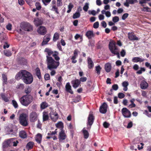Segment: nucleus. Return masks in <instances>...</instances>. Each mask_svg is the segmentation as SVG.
<instances>
[{
	"label": "nucleus",
	"mask_w": 151,
	"mask_h": 151,
	"mask_svg": "<svg viewBox=\"0 0 151 151\" xmlns=\"http://www.w3.org/2000/svg\"><path fill=\"white\" fill-rule=\"evenodd\" d=\"M15 78L17 80L21 79L26 84H31L33 80L32 74L25 70H22L18 73L16 75Z\"/></svg>",
	"instance_id": "nucleus-1"
},
{
	"label": "nucleus",
	"mask_w": 151,
	"mask_h": 151,
	"mask_svg": "<svg viewBox=\"0 0 151 151\" xmlns=\"http://www.w3.org/2000/svg\"><path fill=\"white\" fill-rule=\"evenodd\" d=\"M47 68L50 70L57 68L59 65V61H56L51 57L46 56Z\"/></svg>",
	"instance_id": "nucleus-2"
},
{
	"label": "nucleus",
	"mask_w": 151,
	"mask_h": 151,
	"mask_svg": "<svg viewBox=\"0 0 151 151\" xmlns=\"http://www.w3.org/2000/svg\"><path fill=\"white\" fill-rule=\"evenodd\" d=\"M33 100V97L31 95H24L19 99V101L21 104L25 106H28Z\"/></svg>",
	"instance_id": "nucleus-3"
},
{
	"label": "nucleus",
	"mask_w": 151,
	"mask_h": 151,
	"mask_svg": "<svg viewBox=\"0 0 151 151\" xmlns=\"http://www.w3.org/2000/svg\"><path fill=\"white\" fill-rule=\"evenodd\" d=\"M109 50L111 53L114 55H117V58L119 59L120 56L119 54V51L117 47L115 45V43L114 41L109 42Z\"/></svg>",
	"instance_id": "nucleus-4"
},
{
	"label": "nucleus",
	"mask_w": 151,
	"mask_h": 151,
	"mask_svg": "<svg viewBox=\"0 0 151 151\" xmlns=\"http://www.w3.org/2000/svg\"><path fill=\"white\" fill-rule=\"evenodd\" d=\"M28 116L24 113L20 114L19 117V124L24 127H26L28 125L27 120Z\"/></svg>",
	"instance_id": "nucleus-5"
},
{
	"label": "nucleus",
	"mask_w": 151,
	"mask_h": 151,
	"mask_svg": "<svg viewBox=\"0 0 151 151\" xmlns=\"http://www.w3.org/2000/svg\"><path fill=\"white\" fill-rule=\"evenodd\" d=\"M20 27L22 29L25 31H31L33 30L32 26L29 23L27 22L22 23L20 24Z\"/></svg>",
	"instance_id": "nucleus-6"
},
{
	"label": "nucleus",
	"mask_w": 151,
	"mask_h": 151,
	"mask_svg": "<svg viewBox=\"0 0 151 151\" xmlns=\"http://www.w3.org/2000/svg\"><path fill=\"white\" fill-rule=\"evenodd\" d=\"M67 136L65 134V131L63 130H61L59 133L58 135V139L60 142H64V140L67 138Z\"/></svg>",
	"instance_id": "nucleus-7"
},
{
	"label": "nucleus",
	"mask_w": 151,
	"mask_h": 151,
	"mask_svg": "<svg viewBox=\"0 0 151 151\" xmlns=\"http://www.w3.org/2000/svg\"><path fill=\"white\" fill-rule=\"evenodd\" d=\"M122 112L123 116L125 118H129L131 116L130 111L126 108L124 107L122 109Z\"/></svg>",
	"instance_id": "nucleus-8"
},
{
	"label": "nucleus",
	"mask_w": 151,
	"mask_h": 151,
	"mask_svg": "<svg viewBox=\"0 0 151 151\" xmlns=\"http://www.w3.org/2000/svg\"><path fill=\"white\" fill-rule=\"evenodd\" d=\"M38 119V114L35 111L32 112L29 115V120L31 122H34L36 121Z\"/></svg>",
	"instance_id": "nucleus-9"
},
{
	"label": "nucleus",
	"mask_w": 151,
	"mask_h": 151,
	"mask_svg": "<svg viewBox=\"0 0 151 151\" xmlns=\"http://www.w3.org/2000/svg\"><path fill=\"white\" fill-rule=\"evenodd\" d=\"M49 114L51 120L54 122H56L58 118V115L56 111H51Z\"/></svg>",
	"instance_id": "nucleus-10"
},
{
	"label": "nucleus",
	"mask_w": 151,
	"mask_h": 151,
	"mask_svg": "<svg viewBox=\"0 0 151 151\" xmlns=\"http://www.w3.org/2000/svg\"><path fill=\"white\" fill-rule=\"evenodd\" d=\"M37 32L40 35H44L47 33L46 28L43 26H40L37 29Z\"/></svg>",
	"instance_id": "nucleus-11"
},
{
	"label": "nucleus",
	"mask_w": 151,
	"mask_h": 151,
	"mask_svg": "<svg viewBox=\"0 0 151 151\" xmlns=\"http://www.w3.org/2000/svg\"><path fill=\"white\" fill-rule=\"evenodd\" d=\"M108 106L106 103H104L100 106L99 108V111L102 114H105L107 111Z\"/></svg>",
	"instance_id": "nucleus-12"
},
{
	"label": "nucleus",
	"mask_w": 151,
	"mask_h": 151,
	"mask_svg": "<svg viewBox=\"0 0 151 151\" xmlns=\"http://www.w3.org/2000/svg\"><path fill=\"white\" fill-rule=\"evenodd\" d=\"M128 39L131 41L138 40L139 38L136 37L133 32H129L128 34Z\"/></svg>",
	"instance_id": "nucleus-13"
},
{
	"label": "nucleus",
	"mask_w": 151,
	"mask_h": 151,
	"mask_svg": "<svg viewBox=\"0 0 151 151\" xmlns=\"http://www.w3.org/2000/svg\"><path fill=\"white\" fill-rule=\"evenodd\" d=\"M94 119V117L93 114H90L88 118L87 124L91 126L93 123Z\"/></svg>",
	"instance_id": "nucleus-14"
},
{
	"label": "nucleus",
	"mask_w": 151,
	"mask_h": 151,
	"mask_svg": "<svg viewBox=\"0 0 151 151\" xmlns=\"http://www.w3.org/2000/svg\"><path fill=\"white\" fill-rule=\"evenodd\" d=\"M65 91L68 93H70L71 94H73V92L71 89V86L70 85L69 82L66 83L65 86Z\"/></svg>",
	"instance_id": "nucleus-15"
},
{
	"label": "nucleus",
	"mask_w": 151,
	"mask_h": 151,
	"mask_svg": "<svg viewBox=\"0 0 151 151\" xmlns=\"http://www.w3.org/2000/svg\"><path fill=\"white\" fill-rule=\"evenodd\" d=\"M73 87L75 88H76L81 83L80 81L78 79L73 80L71 82Z\"/></svg>",
	"instance_id": "nucleus-16"
},
{
	"label": "nucleus",
	"mask_w": 151,
	"mask_h": 151,
	"mask_svg": "<svg viewBox=\"0 0 151 151\" xmlns=\"http://www.w3.org/2000/svg\"><path fill=\"white\" fill-rule=\"evenodd\" d=\"M50 35H46L44 37L42 42V45H46L47 44V42L50 41Z\"/></svg>",
	"instance_id": "nucleus-17"
},
{
	"label": "nucleus",
	"mask_w": 151,
	"mask_h": 151,
	"mask_svg": "<svg viewBox=\"0 0 151 151\" xmlns=\"http://www.w3.org/2000/svg\"><path fill=\"white\" fill-rule=\"evenodd\" d=\"M88 66L89 69H92L94 66V63L91 58L88 57L87 58Z\"/></svg>",
	"instance_id": "nucleus-18"
},
{
	"label": "nucleus",
	"mask_w": 151,
	"mask_h": 151,
	"mask_svg": "<svg viewBox=\"0 0 151 151\" xmlns=\"http://www.w3.org/2000/svg\"><path fill=\"white\" fill-rule=\"evenodd\" d=\"M86 35L89 39H91L92 37H94L95 36V34L93 33V31L91 30L87 31Z\"/></svg>",
	"instance_id": "nucleus-19"
},
{
	"label": "nucleus",
	"mask_w": 151,
	"mask_h": 151,
	"mask_svg": "<svg viewBox=\"0 0 151 151\" xmlns=\"http://www.w3.org/2000/svg\"><path fill=\"white\" fill-rule=\"evenodd\" d=\"M111 66L110 63H108L105 64V69L107 72L109 73L110 72L111 70Z\"/></svg>",
	"instance_id": "nucleus-20"
},
{
	"label": "nucleus",
	"mask_w": 151,
	"mask_h": 151,
	"mask_svg": "<svg viewBox=\"0 0 151 151\" xmlns=\"http://www.w3.org/2000/svg\"><path fill=\"white\" fill-rule=\"evenodd\" d=\"M148 86V84L145 81H141L140 83V87L141 89H145L147 88Z\"/></svg>",
	"instance_id": "nucleus-21"
},
{
	"label": "nucleus",
	"mask_w": 151,
	"mask_h": 151,
	"mask_svg": "<svg viewBox=\"0 0 151 151\" xmlns=\"http://www.w3.org/2000/svg\"><path fill=\"white\" fill-rule=\"evenodd\" d=\"M0 96L2 99L5 102H8L9 101V98L5 93H1L0 94Z\"/></svg>",
	"instance_id": "nucleus-22"
},
{
	"label": "nucleus",
	"mask_w": 151,
	"mask_h": 151,
	"mask_svg": "<svg viewBox=\"0 0 151 151\" xmlns=\"http://www.w3.org/2000/svg\"><path fill=\"white\" fill-rule=\"evenodd\" d=\"M35 24L37 26H38L40 25H41L43 23V20L39 18H37L35 19L34 20Z\"/></svg>",
	"instance_id": "nucleus-23"
},
{
	"label": "nucleus",
	"mask_w": 151,
	"mask_h": 151,
	"mask_svg": "<svg viewBox=\"0 0 151 151\" xmlns=\"http://www.w3.org/2000/svg\"><path fill=\"white\" fill-rule=\"evenodd\" d=\"M19 136L22 138L25 139L27 137V134L25 131L22 130L20 132Z\"/></svg>",
	"instance_id": "nucleus-24"
},
{
	"label": "nucleus",
	"mask_w": 151,
	"mask_h": 151,
	"mask_svg": "<svg viewBox=\"0 0 151 151\" xmlns=\"http://www.w3.org/2000/svg\"><path fill=\"white\" fill-rule=\"evenodd\" d=\"M42 139V135L40 134H38L37 135L35 138V140L39 144H40Z\"/></svg>",
	"instance_id": "nucleus-25"
},
{
	"label": "nucleus",
	"mask_w": 151,
	"mask_h": 151,
	"mask_svg": "<svg viewBox=\"0 0 151 151\" xmlns=\"http://www.w3.org/2000/svg\"><path fill=\"white\" fill-rule=\"evenodd\" d=\"M129 85V83L127 81H124L122 83V86L124 87L123 89L124 91H126L127 90V86Z\"/></svg>",
	"instance_id": "nucleus-26"
},
{
	"label": "nucleus",
	"mask_w": 151,
	"mask_h": 151,
	"mask_svg": "<svg viewBox=\"0 0 151 151\" xmlns=\"http://www.w3.org/2000/svg\"><path fill=\"white\" fill-rule=\"evenodd\" d=\"M2 78L3 81V85L6 84V85L7 83V76L5 74H3L2 75Z\"/></svg>",
	"instance_id": "nucleus-27"
},
{
	"label": "nucleus",
	"mask_w": 151,
	"mask_h": 151,
	"mask_svg": "<svg viewBox=\"0 0 151 151\" xmlns=\"http://www.w3.org/2000/svg\"><path fill=\"white\" fill-rule=\"evenodd\" d=\"M34 145V143L33 142H29L27 145L26 148L30 150L32 149Z\"/></svg>",
	"instance_id": "nucleus-28"
},
{
	"label": "nucleus",
	"mask_w": 151,
	"mask_h": 151,
	"mask_svg": "<svg viewBox=\"0 0 151 151\" xmlns=\"http://www.w3.org/2000/svg\"><path fill=\"white\" fill-rule=\"evenodd\" d=\"M19 62L20 64L22 65H25L27 63V60L23 58H22L19 59Z\"/></svg>",
	"instance_id": "nucleus-29"
},
{
	"label": "nucleus",
	"mask_w": 151,
	"mask_h": 151,
	"mask_svg": "<svg viewBox=\"0 0 151 151\" xmlns=\"http://www.w3.org/2000/svg\"><path fill=\"white\" fill-rule=\"evenodd\" d=\"M82 132L83 134L84 138L86 139H87L89 136V134L88 131L83 129L82 130Z\"/></svg>",
	"instance_id": "nucleus-30"
},
{
	"label": "nucleus",
	"mask_w": 151,
	"mask_h": 151,
	"mask_svg": "<svg viewBox=\"0 0 151 151\" xmlns=\"http://www.w3.org/2000/svg\"><path fill=\"white\" fill-rule=\"evenodd\" d=\"M49 118V117L47 112H44L43 114V121H46Z\"/></svg>",
	"instance_id": "nucleus-31"
},
{
	"label": "nucleus",
	"mask_w": 151,
	"mask_h": 151,
	"mask_svg": "<svg viewBox=\"0 0 151 151\" xmlns=\"http://www.w3.org/2000/svg\"><path fill=\"white\" fill-rule=\"evenodd\" d=\"M35 70L36 76L39 79H40L41 78V76L40 69L39 68L37 67L36 68Z\"/></svg>",
	"instance_id": "nucleus-32"
},
{
	"label": "nucleus",
	"mask_w": 151,
	"mask_h": 151,
	"mask_svg": "<svg viewBox=\"0 0 151 151\" xmlns=\"http://www.w3.org/2000/svg\"><path fill=\"white\" fill-rule=\"evenodd\" d=\"M56 127L60 129L61 130H63V124L62 122H60L55 124Z\"/></svg>",
	"instance_id": "nucleus-33"
},
{
	"label": "nucleus",
	"mask_w": 151,
	"mask_h": 151,
	"mask_svg": "<svg viewBox=\"0 0 151 151\" xmlns=\"http://www.w3.org/2000/svg\"><path fill=\"white\" fill-rule=\"evenodd\" d=\"M48 106V104L45 101L42 102L40 104L41 108L42 109H44Z\"/></svg>",
	"instance_id": "nucleus-34"
},
{
	"label": "nucleus",
	"mask_w": 151,
	"mask_h": 151,
	"mask_svg": "<svg viewBox=\"0 0 151 151\" xmlns=\"http://www.w3.org/2000/svg\"><path fill=\"white\" fill-rule=\"evenodd\" d=\"M59 34L57 33H55L53 36V40L54 42L56 41L57 40L59 39Z\"/></svg>",
	"instance_id": "nucleus-35"
},
{
	"label": "nucleus",
	"mask_w": 151,
	"mask_h": 151,
	"mask_svg": "<svg viewBox=\"0 0 151 151\" xmlns=\"http://www.w3.org/2000/svg\"><path fill=\"white\" fill-rule=\"evenodd\" d=\"M101 68L99 65H98L95 67V70L96 73L98 75H99L100 74V72L101 70Z\"/></svg>",
	"instance_id": "nucleus-36"
},
{
	"label": "nucleus",
	"mask_w": 151,
	"mask_h": 151,
	"mask_svg": "<svg viewBox=\"0 0 151 151\" xmlns=\"http://www.w3.org/2000/svg\"><path fill=\"white\" fill-rule=\"evenodd\" d=\"M45 51L47 53L48 56H50L54 53V52L50 49L48 48H46L45 49Z\"/></svg>",
	"instance_id": "nucleus-37"
},
{
	"label": "nucleus",
	"mask_w": 151,
	"mask_h": 151,
	"mask_svg": "<svg viewBox=\"0 0 151 151\" xmlns=\"http://www.w3.org/2000/svg\"><path fill=\"white\" fill-rule=\"evenodd\" d=\"M10 140L9 139L7 141H5L3 144V147L4 148L7 147H9V145Z\"/></svg>",
	"instance_id": "nucleus-38"
},
{
	"label": "nucleus",
	"mask_w": 151,
	"mask_h": 151,
	"mask_svg": "<svg viewBox=\"0 0 151 151\" xmlns=\"http://www.w3.org/2000/svg\"><path fill=\"white\" fill-rule=\"evenodd\" d=\"M4 53L6 56L9 57L11 56L12 53L10 51L5 50L4 51Z\"/></svg>",
	"instance_id": "nucleus-39"
},
{
	"label": "nucleus",
	"mask_w": 151,
	"mask_h": 151,
	"mask_svg": "<svg viewBox=\"0 0 151 151\" xmlns=\"http://www.w3.org/2000/svg\"><path fill=\"white\" fill-rule=\"evenodd\" d=\"M73 6V4L71 3H70L69 5L68 6V10L67 11V13H69L71 11Z\"/></svg>",
	"instance_id": "nucleus-40"
},
{
	"label": "nucleus",
	"mask_w": 151,
	"mask_h": 151,
	"mask_svg": "<svg viewBox=\"0 0 151 151\" xmlns=\"http://www.w3.org/2000/svg\"><path fill=\"white\" fill-rule=\"evenodd\" d=\"M80 12H77L73 14V18L74 19H77L80 17Z\"/></svg>",
	"instance_id": "nucleus-41"
},
{
	"label": "nucleus",
	"mask_w": 151,
	"mask_h": 151,
	"mask_svg": "<svg viewBox=\"0 0 151 151\" xmlns=\"http://www.w3.org/2000/svg\"><path fill=\"white\" fill-rule=\"evenodd\" d=\"M35 5L36 9L38 10H40L42 8L40 3L38 2H37L36 3Z\"/></svg>",
	"instance_id": "nucleus-42"
},
{
	"label": "nucleus",
	"mask_w": 151,
	"mask_h": 151,
	"mask_svg": "<svg viewBox=\"0 0 151 151\" xmlns=\"http://www.w3.org/2000/svg\"><path fill=\"white\" fill-rule=\"evenodd\" d=\"M31 88L28 87L25 89L24 92L27 95H29V94L31 92Z\"/></svg>",
	"instance_id": "nucleus-43"
},
{
	"label": "nucleus",
	"mask_w": 151,
	"mask_h": 151,
	"mask_svg": "<svg viewBox=\"0 0 151 151\" xmlns=\"http://www.w3.org/2000/svg\"><path fill=\"white\" fill-rule=\"evenodd\" d=\"M81 96L80 95H78L75 99H74L73 101L75 103H77L79 102L81 100Z\"/></svg>",
	"instance_id": "nucleus-44"
},
{
	"label": "nucleus",
	"mask_w": 151,
	"mask_h": 151,
	"mask_svg": "<svg viewBox=\"0 0 151 151\" xmlns=\"http://www.w3.org/2000/svg\"><path fill=\"white\" fill-rule=\"evenodd\" d=\"M145 69L144 68L141 67L140 70L137 71L136 72L137 74H140L142 73V72H145Z\"/></svg>",
	"instance_id": "nucleus-45"
},
{
	"label": "nucleus",
	"mask_w": 151,
	"mask_h": 151,
	"mask_svg": "<svg viewBox=\"0 0 151 151\" xmlns=\"http://www.w3.org/2000/svg\"><path fill=\"white\" fill-rule=\"evenodd\" d=\"M89 4L88 3H86L85 5L83 7V10L85 12L87 11L88 9L89 8V6H88Z\"/></svg>",
	"instance_id": "nucleus-46"
},
{
	"label": "nucleus",
	"mask_w": 151,
	"mask_h": 151,
	"mask_svg": "<svg viewBox=\"0 0 151 151\" xmlns=\"http://www.w3.org/2000/svg\"><path fill=\"white\" fill-rule=\"evenodd\" d=\"M119 18L118 16H115L113 17L112 21L114 23H116L119 21Z\"/></svg>",
	"instance_id": "nucleus-47"
},
{
	"label": "nucleus",
	"mask_w": 151,
	"mask_h": 151,
	"mask_svg": "<svg viewBox=\"0 0 151 151\" xmlns=\"http://www.w3.org/2000/svg\"><path fill=\"white\" fill-rule=\"evenodd\" d=\"M150 0H141L139 1V4H141V6H143L142 4H145L147 3V1H150Z\"/></svg>",
	"instance_id": "nucleus-48"
},
{
	"label": "nucleus",
	"mask_w": 151,
	"mask_h": 151,
	"mask_svg": "<svg viewBox=\"0 0 151 151\" xmlns=\"http://www.w3.org/2000/svg\"><path fill=\"white\" fill-rule=\"evenodd\" d=\"M13 105L15 108H17L18 107V104L16 101L14 100H13L12 101Z\"/></svg>",
	"instance_id": "nucleus-49"
},
{
	"label": "nucleus",
	"mask_w": 151,
	"mask_h": 151,
	"mask_svg": "<svg viewBox=\"0 0 151 151\" xmlns=\"http://www.w3.org/2000/svg\"><path fill=\"white\" fill-rule=\"evenodd\" d=\"M118 96L119 98L120 99L124 98L125 96V95L122 93H119Z\"/></svg>",
	"instance_id": "nucleus-50"
},
{
	"label": "nucleus",
	"mask_w": 151,
	"mask_h": 151,
	"mask_svg": "<svg viewBox=\"0 0 151 151\" xmlns=\"http://www.w3.org/2000/svg\"><path fill=\"white\" fill-rule=\"evenodd\" d=\"M52 10L55 11L57 14H59V12L58 11V8L56 7V6L54 5L52 6Z\"/></svg>",
	"instance_id": "nucleus-51"
},
{
	"label": "nucleus",
	"mask_w": 151,
	"mask_h": 151,
	"mask_svg": "<svg viewBox=\"0 0 151 151\" xmlns=\"http://www.w3.org/2000/svg\"><path fill=\"white\" fill-rule=\"evenodd\" d=\"M51 0H42L43 4L45 6L49 4Z\"/></svg>",
	"instance_id": "nucleus-52"
},
{
	"label": "nucleus",
	"mask_w": 151,
	"mask_h": 151,
	"mask_svg": "<svg viewBox=\"0 0 151 151\" xmlns=\"http://www.w3.org/2000/svg\"><path fill=\"white\" fill-rule=\"evenodd\" d=\"M129 14L127 13H126L124 14L122 16V19L123 20H125L128 17Z\"/></svg>",
	"instance_id": "nucleus-53"
},
{
	"label": "nucleus",
	"mask_w": 151,
	"mask_h": 151,
	"mask_svg": "<svg viewBox=\"0 0 151 151\" xmlns=\"http://www.w3.org/2000/svg\"><path fill=\"white\" fill-rule=\"evenodd\" d=\"M103 125L104 127L106 128L109 127L110 124L107 122H105L103 123Z\"/></svg>",
	"instance_id": "nucleus-54"
},
{
	"label": "nucleus",
	"mask_w": 151,
	"mask_h": 151,
	"mask_svg": "<svg viewBox=\"0 0 151 151\" xmlns=\"http://www.w3.org/2000/svg\"><path fill=\"white\" fill-rule=\"evenodd\" d=\"M45 79L46 80H49L50 79V75L48 73L46 74L44 76Z\"/></svg>",
	"instance_id": "nucleus-55"
},
{
	"label": "nucleus",
	"mask_w": 151,
	"mask_h": 151,
	"mask_svg": "<svg viewBox=\"0 0 151 151\" xmlns=\"http://www.w3.org/2000/svg\"><path fill=\"white\" fill-rule=\"evenodd\" d=\"M112 89L115 91L117 90L118 88V86L116 84H114L112 86Z\"/></svg>",
	"instance_id": "nucleus-56"
},
{
	"label": "nucleus",
	"mask_w": 151,
	"mask_h": 151,
	"mask_svg": "<svg viewBox=\"0 0 151 151\" xmlns=\"http://www.w3.org/2000/svg\"><path fill=\"white\" fill-rule=\"evenodd\" d=\"M99 23L98 22H96L93 24V27L95 29H97L99 27Z\"/></svg>",
	"instance_id": "nucleus-57"
},
{
	"label": "nucleus",
	"mask_w": 151,
	"mask_h": 151,
	"mask_svg": "<svg viewBox=\"0 0 151 151\" xmlns=\"http://www.w3.org/2000/svg\"><path fill=\"white\" fill-rule=\"evenodd\" d=\"M87 78L86 77H84L81 78H80V80H79V81H80V82H84L86 81L87 80Z\"/></svg>",
	"instance_id": "nucleus-58"
},
{
	"label": "nucleus",
	"mask_w": 151,
	"mask_h": 151,
	"mask_svg": "<svg viewBox=\"0 0 151 151\" xmlns=\"http://www.w3.org/2000/svg\"><path fill=\"white\" fill-rule=\"evenodd\" d=\"M88 13L89 14H92V15L95 16L96 14V12L95 10H93L91 11H89Z\"/></svg>",
	"instance_id": "nucleus-59"
},
{
	"label": "nucleus",
	"mask_w": 151,
	"mask_h": 151,
	"mask_svg": "<svg viewBox=\"0 0 151 151\" xmlns=\"http://www.w3.org/2000/svg\"><path fill=\"white\" fill-rule=\"evenodd\" d=\"M52 56L56 61H58L60 60V58L58 56V55H52Z\"/></svg>",
	"instance_id": "nucleus-60"
},
{
	"label": "nucleus",
	"mask_w": 151,
	"mask_h": 151,
	"mask_svg": "<svg viewBox=\"0 0 151 151\" xmlns=\"http://www.w3.org/2000/svg\"><path fill=\"white\" fill-rule=\"evenodd\" d=\"M120 54L121 56L122 57H124L126 54V52L125 50L124 49L122 50L120 52Z\"/></svg>",
	"instance_id": "nucleus-61"
},
{
	"label": "nucleus",
	"mask_w": 151,
	"mask_h": 151,
	"mask_svg": "<svg viewBox=\"0 0 151 151\" xmlns=\"http://www.w3.org/2000/svg\"><path fill=\"white\" fill-rule=\"evenodd\" d=\"M12 25L11 24H9L6 26V28L7 29L9 30H11L12 29Z\"/></svg>",
	"instance_id": "nucleus-62"
},
{
	"label": "nucleus",
	"mask_w": 151,
	"mask_h": 151,
	"mask_svg": "<svg viewBox=\"0 0 151 151\" xmlns=\"http://www.w3.org/2000/svg\"><path fill=\"white\" fill-rule=\"evenodd\" d=\"M133 125V124L132 122H129L127 125V128H130L132 127Z\"/></svg>",
	"instance_id": "nucleus-63"
},
{
	"label": "nucleus",
	"mask_w": 151,
	"mask_h": 151,
	"mask_svg": "<svg viewBox=\"0 0 151 151\" xmlns=\"http://www.w3.org/2000/svg\"><path fill=\"white\" fill-rule=\"evenodd\" d=\"M145 66L147 68H149L150 69H151V65H150V63L147 62L145 63Z\"/></svg>",
	"instance_id": "nucleus-64"
}]
</instances>
